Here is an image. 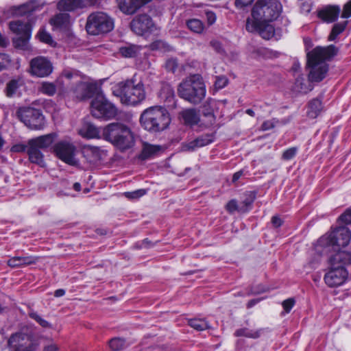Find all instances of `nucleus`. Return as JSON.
Returning <instances> with one entry per match:
<instances>
[{
  "instance_id": "obj_1",
  "label": "nucleus",
  "mask_w": 351,
  "mask_h": 351,
  "mask_svg": "<svg viewBox=\"0 0 351 351\" xmlns=\"http://www.w3.org/2000/svg\"><path fill=\"white\" fill-rule=\"evenodd\" d=\"M337 51L338 49L330 45L326 47H317L307 53L310 81L319 82L325 78L328 71V65L326 61L335 56Z\"/></svg>"
},
{
  "instance_id": "obj_2",
  "label": "nucleus",
  "mask_w": 351,
  "mask_h": 351,
  "mask_svg": "<svg viewBox=\"0 0 351 351\" xmlns=\"http://www.w3.org/2000/svg\"><path fill=\"white\" fill-rule=\"evenodd\" d=\"M330 267L325 274L324 279L330 287L342 285L348 278V272L345 266L351 264V253L339 252L330 257Z\"/></svg>"
},
{
  "instance_id": "obj_3",
  "label": "nucleus",
  "mask_w": 351,
  "mask_h": 351,
  "mask_svg": "<svg viewBox=\"0 0 351 351\" xmlns=\"http://www.w3.org/2000/svg\"><path fill=\"white\" fill-rule=\"evenodd\" d=\"M178 94L192 104H200L206 94V85L202 77L195 74L185 78L178 86Z\"/></svg>"
},
{
  "instance_id": "obj_4",
  "label": "nucleus",
  "mask_w": 351,
  "mask_h": 351,
  "mask_svg": "<svg viewBox=\"0 0 351 351\" xmlns=\"http://www.w3.org/2000/svg\"><path fill=\"white\" fill-rule=\"evenodd\" d=\"M102 138L121 150L132 147L134 143L130 129L120 123H110L102 128Z\"/></svg>"
},
{
  "instance_id": "obj_5",
  "label": "nucleus",
  "mask_w": 351,
  "mask_h": 351,
  "mask_svg": "<svg viewBox=\"0 0 351 351\" xmlns=\"http://www.w3.org/2000/svg\"><path fill=\"white\" fill-rule=\"evenodd\" d=\"M170 121L169 112L161 106H152L145 110L140 117L142 127L152 132L164 130Z\"/></svg>"
},
{
  "instance_id": "obj_6",
  "label": "nucleus",
  "mask_w": 351,
  "mask_h": 351,
  "mask_svg": "<svg viewBox=\"0 0 351 351\" xmlns=\"http://www.w3.org/2000/svg\"><path fill=\"white\" fill-rule=\"evenodd\" d=\"M282 6L278 0H258L252 9V21L258 23H271L280 15Z\"/></svg>"
},
{
  "instance_id": "obj_7",
  "label": "nucleus",
  "mask_w": 351,
  "mask_h": 351,
  "mask_svg": "<svg viewBox=\"0 0 351 351\" xmlns=\"http://www.w3.org/2000/svg\"><path fill=\"white\" fill-rule=\"evenodd\" d=\"M350 239V230L347 227L340 226L319 238L317 247H323L326 252L332 250L337 253L340 252V247H346L349 244Z\"/></svg>"
},
{
  "instance_id": "obj_8",
  "label": "nucleus",
  "mask_w": 351,
  "mask_h": 351,
  "mask_svg": "<svg viewBox=\"0 0 351 351\" xmlns=\"http://www.w3.org/2000/svg\"><path fill=\"white\" fill-rule=\"evenodd\" d=\"M119 95L123 104L136 106L145 99V90L141 82H135L134 79L121 82L118 84Z\"/></svg>"
},
{
  "instance_id": "obj_9",
  "label": "nucleus",
  "mask_w": 351,
  "mask_h": 351,
  "mask_svg": "<svg viewBox=\"0 0 351 351\" xmlns=\"http://www.w3.org/2000/svg\"><path fill=\"white\" fill-rule=\"evenodd\" d=\"M54 138V134H49L29 141L27 153L31 162L45 167L44 156L41 149L49 147L53 142Z\"/></svg>"
},
{
  "instance_id": "obj_10",
  "label": "nucleus",
  "mask_w": 351,
  "mask_h": 351,
  "mask_svg": "<svg viewBox=\"0 0 351 351\" xmlns=\"http://www.w3.org/2000/svg\"><path fill=\"white\" fill-rule=\"evenodd\" d=\"M114 28V21L108 14L104 12H95L87 18L86 29L88 34L99 35L112 31Z\"/></svg>"
},
{
  "instance_id": "obj_11",
  "label": "nucleus",
  "mask_w": 351,
  "mask_h": 351,
  "mask_svg": "<svg viewBox=\"0 0 351 351\" xmlns=\"http://www.w3.org/2000/svg\"><path fill=\"white\" fill-rule=\"evenodd\" d=\"M91 113L96 118L110 119L117 115V109L103 95H97L91 102Z\"/></svg>"
},
{
  "instance_id": "obj_12",
  "label": "nucleus",
  "mask_w": 351,
  "mask_h": 351,
  "mask_svg": "<svg viewBox=\"0 0 351 351\" xmlns=\"http://www.w3.org/2000/svg\"><path fill=\"white\" fill-rule=\"evenodd\" d=\"M16 116L26 126L32 130H40L44 125V116L41 112L30 107L19 108Z\"/></svg>"
},
{
  "instance_id": "obj_13",
  "label": "nucleus",
  "mask_w": 351,
  "mask_h": 351,
  "mask_svg": "<svg viewBox=\"0 0 351 351\" xmlns=\"http://www.w3.org/2000/svg\"><path fill=\"white\" fill-rule=\"evenodd\" d=\"M53 149L61 160L72 166H79V161L75 158L76 147L73 143L62 141L55 145Z\"/></svg>"
},
{
  "instance_id": "obj_14",
  "label": "nucleus",
  "mask_w": 351,
  "mask_h": 351,
  "mask_svg": "<svg viewBox=\"0 0 351 351\" xmlns=\"http://www.w3.org/2000/svg\"><path fill=\"white\" fill-rule=\"evenodd\" d=\"M10 29L16 35V37L13 39L15 46L25 48L31 36V25L28 23L16 21L10 23Z\"/></svg>"
},
{
  "instance_id": "obj_15",
  "label": "nucleus",
  "mask_w": 351,
  "mask_h": 351,
  "mask_svg": "<svg viewBox=\"0 0 351 351\" xmlns=\"http://www.w3.org/2000/svg\"><path fill=\"white\" fill-rule=\"evenodd\" d=\"M8 344L10 351H35L36 349V344L31 336L23 332L12 335Z\"/></svg>"
},
{
  "instance_id": "obj_16",
  "label": "nucleus",
  "mask_w": 351,
  "mask_h": 351,
  "mask_svg": "<svg viewBox=\"0 0 351 351\" xmlns=\"http://www.w3.org/2000/svg\"><path fill=\"white\" fill-rule=\"evenodd\" d=\"M30 73L38 77L49 76L53 71L52 63L47 58L38 56L30 61Z\"/></svg>"
},
{
  "instance_id": "obj_17",
  "label": "nucleus",
  "mask_w": 351,
  "mask_h": 351,
  "mask_svg": "<svg viewBox=\"0 0 351 351\" xmlns=\"http://www.w3.org/2000/svg\"><path fill=\"white\" fill-rule=\"evenodd\" d=\"M132 30L137 35L153 32L156 27L150 16L141 14L135 17L130 24Z\"/></svg>"
},
{
  "instance_id": "obj_18",
  "label": "nucleus",
  "mask_w": 351,
  "mask_h": 351,
  "mask_svg": "<svg viewBox=\"0 0 351 351\" xmlns=\"http://www.w3.org/2000/svg\"><path fill=\"white\" fill-rule=\"evenodd\" d=\"M245 26L249 32H258L264 39H269L274 35V27L270 23H257L251 18H247Z\"/></svg>"
},
{
  "instance_id": "obj_19",
  "label": "nucleus",
  "mask_w": 351,
  "mask_h": 351,
  "mask_svg": "<svg viewBox=\"0 0 351 351\" xmlns=\"http://www.w3.org/2000/svg\"><path fill=\"white\" fill-rule=\"evenodd\" d=\"M152 0H118L119 9L125 14H132Z\"/></svg>"
},
{
  "instance_id": "obj_20",
  "label": "nucleus",
  "mask_w": 351,
  "mask_h": 351,
  "mask_svg": "<svg viewBox=\"0 0 351 351\" xmlns=\"http://www.w3.org/2000/svg\"><path fill=\"white\" fill-rule=\"evenodd\" d=\"M82 155L89 164L94 165L102 160L105 153L99 147L86 146L82 149Z\"/></svg>"
},
{
  "instance_id": "obj_21",
  "label": "nucleus",
  "mask_w": 351,
  "mask_h": 351,
  "mask_svg": "<svg viewBox=\"0 0 351 351\" xmlns=\"http://www.w3.org/2000/svg\"><path fill=\"white\" fill-rule=\"evenodd\" d=\"M340 8L337 5H328L318 12V16L326 23L336 21L340 14Z\"/></svg>"
},
{
  "instance_id": "obj_22",
  "label": "nucleus",
  "mask_w": 351,
  "mask_h": 351,
  "mask_svg": "<svg viewBox=\"0 0 351 351\" xmlns=\"http://www.w3.org/2000/svg\"><path fill=\"white\" fill-rule=\"evenodd\" d=\"M74 95L80 99L89 98L92 95V87L80 80H76L75 86L71 87Z\"/></svg>"
},
{
  "instance_id": "obj_23",
  "label": "nucleus",
  "mask_w": 351,
  "mask_h": 351,
  "mask_svg": "<svg viewBox=\"0 0 351 351\" xmlns=\"http://www.w3.org/2000/svg\"><path fill=\"white\" fill-rule=\"evenodd\" d=\"M180 116L184 124L190 126L197 125L200 121L199 114L195 108L183 110L180 113Z\"/></svg>"
},
{
  "instance_id": "obj_24",
  "label": "nucleus",
  "mask_w": 351,
  "mask_h": 351,
  "mask_svg": "<svg viewBox=\"0 0 351 351\" xmlns=\"http://www.w3.org/2000/svg\"><path fill=\"white\" fill-rule=\"evenodd\" d=\"M80 134L87 138H102V128H97L90 123H86L80 130Z\"/></svg>"
},
{
  "instance_id": "obj_25",
  "label": "nucleus",
  "mask_w": 351,
  "mask_h": 351,
  "mask_svg": "<svg viewBox=\"0 0 351 351\" xmlns=\"http://www.w3.org/2000/svg\"><path fill=\"white\" fill-rule=\"evenodd\" d=\"M38 261V257L28 256H14L8 261V265L12 267H19L35 264Z\"/></svg>"
},
{
  "instance_id": "obj_26",
  "label": "nucleus",
  "mask_w": 351,
  "mask_h": 351,
  "mask_svg": "<svg viewBox=\"0 0 351 351\" xmlns=\"http://www.w3.org/2000/svg\"><path fill=\"white\" fill-rule=\"evenodd\" d=\"M58 88L62 91L66 90L64 87L57 83V80L54 82L45 81L40 83L38 90L43 95L52 97L56 93Z\"/></svg>"
},
{
  "instance_id": "obj_27",
  "label": "nucleus",
  "mask_w": 351,
  "mask_h": 351,
  "mask_svg": "<svg viewBox=\"0 0 351 351\" xmlns=\"http://www.w3.org/2000/svg\"><path fill=\"white\" fill-rule=\"evenodd\" d=\"M50 23L54 29H66L70 24V16L67 13H59L51 19Z\"/></svg>"
},
{
  "instance_id": "obj_28",
  "label": "nucleus",
  "mask_w": 351,
  "mask_h": 351,
  "mask_svg": "<svg viewBox=\"0 0 351 351\" xmlns=\"http://www.w3.org/2000/svg\"><path fill=\"white\" fill-rule=\"evenodd\" d=\"M23 84L21 78L12 79L10 80L5 88L4 92L8 97H13L18 94L19 90Z\"/></svg>"
},
{
  "instance_id": "obj_29",
  "label": "nucleus",
  "mask_w": 351,
  "mask_h": 351,
  "mask_svg": "<svg viewBox=\"0 0 351 351\" xmlns=\"http://www.w3.org/2000/svg\"><path fill=\"white\" fill-rule=\"evenodd\" d=\"M216 101L212 98H208L202 106V113L204 117H208L210 123L215 122V117L214 115V107Z\"/></svg>"
},
{
  "instance_id": "obj_30",
  "label": "nucleus",
  "mask_w": 351,
  "mask_h": 351,
  "mask_svg": "<svg viewBox=\"0 0 351 351\" xmlns=\"http://www.w3.org/2000/svg\"><path fill=\"white\" fill-rule=\"evenodd\" d=\"M82 0H60L58 3L60 10L73 11L78 8H82Z\"/></svg>"
},
{
  "instance_id": "obj_31",
  "label": "nucleus",
  "mask_w": 351,
  "mask_h": 351,
  "mask_svg": "<svg viewBox=\"0 0 351 351\" xmlns=\"http://www.w3.org/2000/svg\"><path fill=\"white\" fill-rule=\"evenodd\" d=\"M161 149L160 146L145 143L140 155L142 160L148 159L157 154Z\"/></svg>"
},
{
  "instance_id": "obj_32",
  "label": "nucleus",
  "mask_w": 351,
  "mask_h": 351,
  "mask_svg": "<svg viewBox=\"0 0 351 351\" xmlns=\"http://www.w3.org/2000/svg\"><path fill=\"white\" fill-rule=\"evenodd\" d=\"M322 110V104L319 99H313L308 104L307 115L311 119L316 118Z\"/></svg>"
},
{
  "instance_id": "obj_33",
  "label": "nucleus",
  "mask_w": 351,
  "mask_h": 351,
  "mask_svg": "<svg viewBox=\"0 0 351 351\" xmlns=\"http://www.w3.org/2000/svg\"><path fill=\"white\" fill-rule=\"evenodd\" d=\"M138 46L132 44H126L119 48V53L125 58H134L139 53Z\"/></svg>"
},
{
  "instance_id": "obj_34",
  "label": "nucleus",
  "mask_w": 351,
  "mask_h": 351,
  "mask_svg": "<svg viewBox=\"0 0 351 351\" xmlns=\"http://www.w3.org/2000/svg\"><path fill=\"white\" fill-rule=\"evenodd\" d=\"M262 329L252 330L247 328H240L235 331L237 337H245L247 338L257 339L261 335Z\"/></svg>"
},
{
  "instance_id": "obj_35",
  "label": "nucleus",
  "mask_w": 351,
  "mask_h": 351,
  "mask_svg": "<svg viewBox=\"0 0 351 351\" xmlns=\"http://www.w3.org/2000/svg\"><path fill=\"white\" fill-rule=\"evenodd\" d=\"M187 27L189 29L195 34H202L204 30V25L202 21L193 19L187 21Z\"/></svg>"
},
{
  "instance_id": "obj_36",
  "label": "nucleus",
  "mask_w": 351,
  "mask_h": 351,
  "mask_svg": "<svg viewBox=\"0 0 351 351\" xmlns=\"http://www.w3.org/2000/svg\"><path fill=\"white\" fill-rule=\"evenodd\" d=\"M37 9L38 6L36 5L35 2L30 1L20 5L17 8L16 13L22 16L31 14L32 12H35Z\"/></svg>"
},
{
  "instance_id": "obj_37",
  "label": "nucleus",
  "mask_w": 351,
  "mask_h": 351,
  "mask_svg": "<svg viewBox=\"0 0 351 351\" xmlns=\"http://www.w3.org/2000/svg\"><path fill=\"white\" fill-rule=\"evenodd\" d=\"M109 346L112 351H119L126 348L128 344L123 339L115 337L110 340Z\"/></svg>"
},
{
  "instance_id": "obj_38",
  "label": "nucleus",
  "mask_w": 351,
  "mask_h": 351,
  "mask_svg": "<svg viewBox=\"0 0 351 351\" xmlns=\"http://www.w3.org/2000/svg\"><path fill=\"white\" fill-rule=\"evenodd\" d=\"M189 324L194 329L202 331L210 328L208 323L204 319H191L189 320Z\"/></svg>"
},
{
  "instance_id": "obj_39",
  "label": "nucleus",
  "mask_w": 351,
  "mask_h": 351,
  "mask_svg": "<svg viewBox=\"0 0 351 351\" xmlns=\"http://www.w3.org/2000/svg\"><path fill=\"white\" fill-rule=\"evenodd\" d=\"M66 79L68 80H73V83H76V80H80V76L75 72L69 70H64L59 77L57 79V83L60 84L62 86L63 80Z\"/></svg>"
},
{
  "instance_id": "obj_40",
  "label": "nucleus",
  "mask_w": 351,
  "mask_h": 351,
  "mask_svg": "<svg viewBox=\"0 0 351 351\" xmlns=\"http://www.w3.org/2000/svg\"><path fill=\"white\" fill-rule=\"evenodd\" d=\"M346 25V21L335 24L328 36V40H335L337 38V37L344 31Z\"/></svg>"
},
{
  "instance_id": "obj_41",
  "label": "nucleus",
  "mask_w": 351,
  "mask_h": 351,
  "mask_svg": "<svg viewBox=\"0 0 351 351\" xmlns=\"http://www.w3.org/2000/svg\"><path fill=\"white\" fill-rule=\"evenodd\" d=\"M256 198V193L253 191H247L243 194V198L241 203V206H243L246 209V212L254 202Z\"/></svg>"
},
{
  "instance_id": "obj_42",
  "label": "nucleus",
  "mask_w": 351,
  "mask_h": 351,
  "mask_svg": "<svg viewBox=\"0 0 351 351\" xmlns=\"http://www.w3.org/2000/svg\"><path fill=\"white\" fill-rule=\"evenodd\" d=\"M160 97L165 101L171 102L174 98V91L169 86H165L161 89Z\"/></svg>"
},
{
  "instance_id": "obj_43",
  "label": "nucleus",
  "mask_w": 351,
  "mask_h": 351,
  "mask_svg": "<svg viewBox=\"0 0 351 351\" xmlns=\"http://www.w3.org/2000/svg\"><path fill=\"white\" fill-rule=\"evenodd\" d=\"M294 89L295 91L306 93L308 90H311L305 82V80L303 77H298L295 80V82L294 84Z\"/></svg>"
},
{
  "instance_id": "obj_44",
  "label": "nucleus",
  "mask_w": 351,
  "mask_h": 351,
  "mask_svg": "<svg viewBox=\"0 0 351 351\" xmlns=\"http://www.w3.org/2000/svg\"><path fill=\"white\" fill-rule=\"evenodd\" d=\"M29 316L34 319L40 326L45 328H51V324L47 320L44 319L40 315L35 311H31L29 313Z\"/></svg>"
},
{
  "instance_id": "obj_45",
  "label": "nucleus",
  "mask_w": 351,
  "mask_h": 351,
  "mask_svg": "<svg viewBox=\"0 0 351 351\" xmlns=\"http://www.w3.org/2000/svg\"><path fill=\"white\" fill-rule=\"evenodd\" d=\"M226 210L230 213H232L234 211L237 210L239 212H246V209L244 208L243 206H241L238 205L236 199H231L229 201L226 206Z\"/></svg>"
},
{
  "instance_id": "obj_46",
  "label": "nucleus",
  "mask_w": 351,
  "mask_h": 351,
  "mask_svg": "<svg viewBox=\"0 0 351 351\" xmlns=\"http://www.w3.org/2000/svg\"><path fill=\"white\" fill-rule=\"evenodd\" d=\"M198 147L207 145L213 141V137L210 134L202 135L195 138Z\"/></svg>"
},
{
  "instance_id": "obj_47",
  "label": "nucleus",
  "mask_w": 351,
  "mask_h": 351,
  "mask_svg": "<svg viewBox=\"0 0 351 351\" xmlns=\"http://www.w3.org/2000/svg\"><path fill=\"white\" fill-rule=\"evenodd\" d=\"M37 36L38 37L39 40L43 43L51 44L53 42L51 35L45 30H40L38 32Z\"/></svg>"
},
{
  "instance_id": "obj_48",
  "label": "nucleus",
  "mask_w": 351,
  "mask_h": 351,
  "mask_svg": "<svg viewBox=\"0 0 351 351\" xmlns=\"http://www.w3.org/2000/svg\"><path fill=\"white\" fill-rule=\"evenodd\" d=\"M146 193V191L145 189H139L132 192H126L125 193V197L129 199H137Z\"/></svg>"
},
{
  "instance_id": "obj_49",
  "label": "nucleus",
  "mask_w": 351,
  "mask_h": 351,
  "mask_svg": "<svg viewBox=\"0 0 351 351\" xmlns=\"http://www.w3.org/2000/svg\"><path fill=\"white\" fill-rule=\"evenodd\" d=\"M228 83V80L225 76H217L215 82V86L217 89L224 88Z\"/></svg>"
},
{
  "instance_id": "obj_50",
  "label": "nucleus",
  "mask_w": 351,
  "mask_h": 351,
  "mask_svg": "<svg viewBox=\"0 0 351 351\" xmlns=\"http://www.w3.org/2000/svg\"><path fill=\"white\" fill-rule=\"evenodd\" d=\"M178 67V61L176 58H169L165 62V68L169 71L174 72Z\"/></svg>"
},
{
  "instance_id": "obj_51",
  "label": "nucleus",
  "mask_w": 351,
  "mask_h": 351,
  "mask_svg": "<svg viewBox=\"0 0 351 351\" xmlns=\"http://www.w3.org/2000/svg\"><path fill=\"white\" fill-rule=\"evenodd\" d=\"M199 148L197 144L196 143L195 139L187 143H184L182 145V150L184 152H192L195 149Z\"/></svg>"
},
{
  "instance_id": "obj_52",
  "label": "nucleus",
  "mask_w": 351,
  "mask_h": 351,
  "mask_svg": "<svg viewBox=\"0 0 351 351\" xmlns=\"http://www.w3.org/2000/svg\"><path fill=\"white\" fill-rule=\"evenodd\" d=\"M11 60L8 55L0 53V70L6 68L10 64Z\"/></svg>"
},
{
  "instance_id": "obj_53",
  "label": "nucleus",
  "mask_w": 351,
  "mask_h": 351,
  "mask_svg": "<svg viewBox=\"0 0 351 351\" xmlns=\"http://www.w3.org/2000/svg\"><path fill=\"white\" fill-rule=\"evenodd\" d=\"M339 220L343 223H351V208L347 209L339 218Z\"/></svg>"
},
{
  "instance_id": "obj_54",
  "label": "nucleus",
  "mask_w": 351,
  "mask_h": 351,
  "mask_svg": "<svg viewBox=\"0 0 351 351\" xmlns=\"http://www.w3.org/2000/svg\"><path fill=\"white\" fill-rule=\"evenodd\" d=\"M82 7H99L101 5V0H82Z\"/></svg>"
},
{
  "instance_id": "obj_55",
  "label": "nucleus",
  "mask_w": 351,
  "mask_h": 351,
  "mask_svg": "<svg viewBox=\"0 0 351 351\" xmlns=\"http://www.w3.org/2000/svg\"><path fill=\"white\" fill-rule=\"evenodd\" d=\"M297 149L295 147H291L284 152L282 158L285 160H290L293 158L296 154Z\"/></svg>"
},
{
  "instance_id": "obj_56",
  "label": "nucleus",
  "mask_w": 351,
  "mask_h": 351,
  "mask_svg": "<svg viewBox=\"0 0 351 351\" xmlns=\"http://www.w3.org/2000/svg\"><path fill=\"white\" fill-rule=\"evenodd\" d=\"M351 16V0L346 3L343 8L341 17L343 19H348Z\"/></svg>"
},
{
  "instance_id": "obj_57",
  "label": "nucleus",
  "mask_w": 351,
  "mask_h": 351,
  "mask_svg": "<svg viewBox=\"0 0 351 351\" xmlns=\"http://www.w3.org/2000/svg\"><path fill=\"white\" fill-rule=\"evenodd\" d=\"M295 304V301L292 298H289L287 300H285L282 302V306L286 311V313H289L291 309L293 308V305Z\"/></svg>"
},
{
  "instance_id": "obj_58",
  "label": "nucleus",
  "mask_w": 351,
  "mask_h": 351,
  "mask_svg": "<svg viewBox=\"0 0 351 351\" xmlns=\"http://www.w3.org/2000/svg\"><path fill=\"white\" fill-rule=\"evenodd\" d=\"M210 45L217 53H221L223 51L221 43L217 40H212L210 42Z\"/></svg>"
},
{
  "instance_id": "obj_59",
  "label": "nucleus",
  "mask_w": 351,
  "mask_h": 351,
  "mask_svg": "<svg viewBox=\"0 0 351 351\" xmlns=\"http://www.w3.org/2000/svg\"><path fill=\"white\" fill-rule=\"evenodd\" d=\"M206 16L207 23L209 25H212L216 21V15L213 12L207 11L206 12Z\"/></svg>"
},
{
  "instance_id": "obj_60",
  "label": "nucleus",
  "mask_w": 351,
  "mask_h": 351,
  "mask_svg": "<svg viewBox=\"0 0 351 351\" xmlns=\"http://www.w3.org/2000/svg\"><path fill=\"white\" fill-rule=\"evenodd\" d=\"M59 347L53 342H50L44 346L43 351H58Z\"/></svg>"
},
{
  "instance_id": "obj_61",
  "label": "nucleus",
  "mask_w": 351,
  "mask_h": 351,
  "mask_svg": "<svg viewBox=\"0 0 351 351\" xmlns=\"http://www.w3.org/2000/svg\"><path fill=\"white\" fill-rule=\"evenodd\" d=\"M254 0H236L235 5L238 8H243L250 5Z\"/></svg>"
},
{
  "instance_id": "obj_62",
  "label": "nucleus",
  "mask_w": 351,
  "mask_h": 351,
  "mask_svg": "<svg viewBox=\"0 0 351 351\" xmlns=\"http://www.w3.org/2000/svg\"><path fill=\"white\" fill-rule=\"evenodd\" d=\"M165 43L161 40H156L152 43L150 47L152 50L160 49L164 47Z\"/></svg>"
},
{
  "instance_id": "obj_63",
  "label": "nucleus",
  "mask_w": 351,
  "mask_h": 351,
  "mask_svg": "<svg viewBox=\"0 0 351 351\" xmlns=\"http://www.w3.org/2000/svg\"><path fill=\"white\" fill-rule=\"evenodd\" d=\"M271 223L273 225L274 227L275 228H278L280 227L282 223V221L280 218H279L277 216H274L272 218H271Z\"/></svg>"
},
{
  "instance_id": "obj_64",
  "label": "nucleus",
  "mask_w": 351,
  "mask_h": 351,
  "mask_svg": "<svg viewBox=\"0 0 351 351\" xmlns=\"http://www.w3.org/2000/svg\"><path fill=\"white\" fill-rule=\"evenodd\" d=\"M262 129L263 130H268L274 127V124L271 121H266L262 124Z\"/></svg>"
}]
</instances>
